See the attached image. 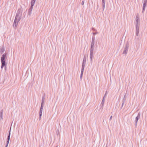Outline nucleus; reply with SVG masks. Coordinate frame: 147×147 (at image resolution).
Masks as SVG:
<instances>
[{"mask_svg":"<svg viewBox=\"0 0 147 147\" xmlns=\"http://www.w3.org/2000/svg\"><path fill=\"white\" fill-rule=\"evenodd\" d=\"M3 111L2 110H1V111L0 112V120H2L3 119Z\"/></svg>","mask_w":147,"mask_h":147,"instance_id":"obj_12","label":"nucleus"},{"mask_svg":"<svg viewBox=\"0 0 147 147\" xmlns=\"http://www.w3.org/2000/svg\"><path fill=\"white\" fill-rule=\"evenodd\" d=\"M8 144H6V146H5V147H7V146H8Z\"/></svg>","mask_w":147,"mask_h":147,"instance_id":"obj_27","label":"nucleus"},{"mask_svg":"<svg viewBox=\"0 0 147 147\" xmlns=\"http://www.w3.org/2000/svg\"><path fill=\"white\" fill-rule=\"evenodd\" d=\"M95 42L92 41L91 45V47H94V45Z\"/></svg>","mask_w":147,"mask_h":147,"instance_id":"obj_16","label":"nucleus"},{"mask_svg":"<svg viewBox=\"0 0 147 147\" xmlns=\"http://www.w3.org/2000/svg\"><path fill=\"white\" fill-rule=\"evenodd\" d=\"M11 128H10V131H9V135L7 136V143L6 144H8L9 140H10V131H11Z\"/></svg>","mask_w":147,"mask_h":147,"instance_id":"obj_9","label":"nucleus"},{"mask_svg":"<svg viewBox=\"0 0 147 147\" xmlns=\"http://www.w3.org/2000/svg\"><path fill=\"white\" fill-rule=\"evenodd\" d=\"M86 58L85 57H84L83 58L82 63H86Z\"/></svg>","mask_w":147,"mask_h":147,"instance_id":"obj_17","label":"nucleus"},{"mask_svg":"<svg viewBox=\"0 0 147 147\" xmlns=\"http://www.w3.org/2000/svg\"><path fill=\"white\" fill-rule=\"evenodd\" d=\"M84 1H82V5H83L84 4Z\"/></svg>","mask_w":147,"mask_h":147,"instance_id":"obj_24","label":"nucleus"},{"mask_svg":"<svg viewBox=\"0 0 147 147\" xmlns=\"http://www.w3.org/2000/svg\"><path fill=\"white\" fill-rule=\"evenodd\" d=\"M106 147H107V146H106Z\"/></svg>","mask_w":147,"mask_h":147,"instance_id":"obj_28","label":"nucleus"},{"mask_svg":"<svg viewBox=\"0 0 147 147\" xmlns=\"http://www.w3.org/2000/svg\"><path fill=\"white\" fill-rule=\"evenodd\" d=\"M140 113H139L137 116L136 117L135 119V125L136 126L137 125V122L138 121L139 119L140 118Z\"/></svg>","mask_w":147,"mask_h":147,"instance_id":"obj_7","label":"nucleus"},{"mask_svg":"<svg viewBox=\"0 0 147 147\" xmlns=\"http://www.w3.org/2000/svg\"><path fill=\"white\" fill-rule=\"evenodd\" d=\"M136 27H139L140 26V19L138 15L136 16Z\"/></svg>","mask_w":147,"mask_h":147,"instance_id":"obj_6","label":"nucleus"},{"mask_svg":"<svg viewBox=\"0 0 147 147\" xmlns=\"http://www.w3.org/2000/svg\"><path fill=\"white\" fill-rule=\"evenodd\" d=\"M56 147H57V146H56Z\"/></svg>","mask_w":147,"mask_h":147,"instance_id":"obj_29","label":"nucleus"},{"mask_svg":"<svg viewBox=\"0 0 147 147\" xmlns=\"http://www.w3.org/2000/svg\"><path fill=\"white\" fill-rule=\"evenodd\" d=\"M93 57V56H90V61L91 63L92 62V61Z\"/></svg>","mask_w":147,"mask_h":147,"instance_id":"obj_19","label":"nucleus"},{"mask_svg":"<svg viewBox=\"0 0 147 147\" xmlns=\"http://www.w3.org/2000/svg\"><path fill=\"white\" fill-rule=\"evenodd\" d=\"M105 97H103L101 103V105H102V108H103L104 106V104L105 102Z\"/></svg>","mask_w":147,"mask_h":147,"instance_id":"obj_13","label":"nucleus"},{"mask_svg":"<svg viewBox=\"0 0 147 147\" xmlns=\"http://www.w3.org/2000/svg\"><path fill=\"white\" fill-rule=\"evenodd\" d=\"M94 49V47H91L90 50V52H93Z\"/></svg>","mask_w":147,"mask_h":147,"instance_id":"obj_18","label":"nucleus"},{"mask_svg":"<svg viewBox=\"0 0 147 147\" xmlns=\"http://www.w3.org/2000/svg\"><path fill=\"white\" fill-rule=\"evenodd\" d=\"M124 102H125V101H123V103H122V106H121V107H123V105L124 103Z\"/></svg>","mask_w":147,"mask_h":147,"instance_id":"obj_23","label":"nucleus"},{"mask_svg":"<svg viewBox=\"0 0 147 147\" xmlns=\"http://www.w3.org/2000/svg\"><path fill=\"white\" fill-rule=\"evenodd\" d=\"M36 0H31V6L32 7H33L35 3Z\"/></svg>","mask_w":147,"mask_h":147,"instance_id":"obj_14","label":"nucleus"},{"mask_svg":"<svg viewBox=\"0 0 147 147\" xmlns=\"http://www.w3.org/2000/svg\"><path fill=\"white\" fill-rule=\"evenodd\" d=\"M7 54L6 53H4L1 57V62L2 65L1 66V68L3 69V67L5 68L6 67L7 64L6 63L5 59L6 57Z\"/></svg>","mask_w":147,"mask_h":147,"instance_id":"obj_2","label":"nucleus"},{"mask_svg":"<svg viewBox=\"0 0 147 147\" xmlns=\"http://www.w3.org/2000/svg\"><path fill=\"white\" fill-rule=\"evenodd\" d=\"M22 10L20 9H18L13 24V27L16 28L17 27L18 23L20 20L22 16Z\"/></svg>","mask_w":147,"mask_h":147,"instance_id":"obj_1","label":"nucleus"},{"mask_svg":"<svg viewBox=\"0 0 147 147\" xmlns=\"http://www.w3.org/2000/svg\"><path fill=\"white\" fill-rule=\"evenodd\" d=\"M85 65H86V63H82V65L81 71L80 76V79L81 80L82 79V76H83V72H84V67H85Z\"/></svg>","mask_w":147,"mask_h":147,"instance_id":"obj_5","label":"nucleus"},{"mask_svg":"<svg viewBox=\"0 0 147 147\" xmlns=\"http://www.w3.org/2000/svg\"><path fill=\"white\" fill-rule=\"evenodd\" d=\"M107 91H106L105 94L103 97H105V98L106 96H107Z\"/></svg>","mask_w":147,"mask_h":147,"instance_id":"obj_20","label":"nucleus"},{"mask_svg":"<svg viewBox=\"0 0 147 147\" xmlns=\"http://www.w3.org/2000/svg\"><path fill=\"white\" fill-rule=\"evenodd\" d=\"M45 99V96H43L42 99V102L41 104V107L40 109V110L39 112V120H40L41 119V117L42 115V112L43 109V103L44 102V100Z\"/></svg>","mask_w":147,"mask_h":147,"instance_id":"obj_3","label":"nucleus"},{"mask_svg":"<svg viewBox=\"0 0 147 147\" xmlns=\"http://www.w3.org/2000/svg\"><path fill=\"white\" fill-rule=\"evenodd\" d=\"M136 34L137 36H138L139 33V27H136Z\"/></svg>","mask_w":147,"mask_h":147,"instance_id":"obj_11","label":"nucleus"},{"mask_svg":"<svg viewBox=\"0 0 147 147\" xmlns=\"http://www.w3.org/2000/svg\"><path fill=\"white\" fill-rule=\"evenodd\" d=\"M93 52H90V55L91 56H93Z\"/></svg>","mask_w":147,"mask_h":147,"instance_id":"obj_21","label":"nucleus"},{"mask_svg":"<svg viewBox=\"0 0 147 147\" xmlns=\"http://www.w3.org/2000/svg\"><path fill=\"white\" fill-rule=\"evenodd\" d=\"M95 37H92V41L94 42Z\"/></svg>","mask_w":147,"mask_h":147,"instance_id":"obj_22","label":"nucleus"},{"mask_svg":"<svg viewBox=\"0 0 147 147\" xmlns=\"http://www.w3.org/2000/svg\"><path fill=\"white\" fill-rule=\"evenodd\" d=\"M98 33V32H94L93 33V34L94 35H95L96 34H97Z\"/></svg>","mask_w":147,"mask_h":147,"instance_id":"obj_25","label":"nucleus"},{"mask_svg":"<svg viewBox=\"0 0 147 147\" xmlns=\"http://www.w3.org/2000/svg\"><path fill=\"white\" fill-rule=\"evenodd\" d=\"M33 8V7H32L31 6L30 8L28 9V15L30 16L32 14V11Z\"/></svg>","mask_w":147,"mask_h":147,"instance_id":"obj_10","label":"nucleus"},{"mask_svg":"<svg viewBox=\"0 0 147 147\" xmlns=\"http://www.w3.org/2000/svg\"><path fill=\"white\" fill-rule=\"evenodd\" d=\"M112 117V116H111L110 118V119H109L110 120H111Z\"/></svg>","mask_w":147,"mask_h":147,"instance_id":"obj_26","label":"nucleus"},{"mask_svg":"<svg viewBox=\"0 0 147 147\" xmlns=\"http://www.w3.org/2000/svg\"><path fill=\"white\" fill-rule=\"evenodd\" d=\"M129 47V43L128 42H127L126 43L125 46L124 48V51L123 53V54L126 55L127 52L128 51V49Z\"/></svg>","mask_w":147,"mask_h":147,"instance_id":"obj_4","label":"nucleus"},{"mask_svg":"<svg viewBox=\"0 0 147 147\" xmlns=\"http://www.w3.org/2000/svg\"><path fill=\"white\" fill-rule=\"evenodd\" d=\"M147 6V0H144L142 12H143L145 9V7Z\"/></svg>","mask_w":147,"mask_h":147,"instance_id":"obj_8","label":"nucleus"},{"mask_svg":"<svg viewBox=\"0 0 147 147\" xmlns=\"http://www.w3.org/2000/svg\"><path fill=\"white\" fill-rule=\"evenodd\" d=\"M102 7L103 8V10L105 8V0H102Z\"/></svg>","mask_w":147,"mask_h":147,"instance_id":"obj_15","label":"nucleus"}]
</instances>
